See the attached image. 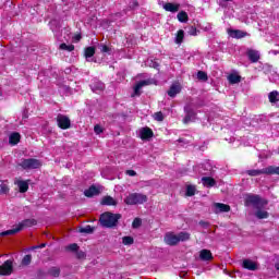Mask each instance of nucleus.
Returning a JSON list of instances; mask_svg holds the SVG:
<instances>
[{
	"label": "nucleus",
	"instance_id": "nucleus-1",
	"mask_svg": "<svg viewBox=\"0 0 279 279\" xmlns=\"http://www.w3.org/2000/svg\"><path fill=\"white\" fill-rule=\"evenodd\" d=\"M119 219H121V214H112L110 211H107L101 214L100 225L104 228H114V226L119 223Z\"/></svg>",
	"mask_w": 279,
	"mask_h": 279
},
{
	"label": "nucleus",
	"instance_id": "nucleus-2",
	"mask_svg": "<svg viewBox=\"0 0 279 279\" xmlns=\"http://www.w3.org/2000/svg\"><path fill=\"white\" fill-rule=\"evenodd\" d=\"M36 223H38L36 219H25L20 222L15 228L1 232L0 236H11L21 232V230H23L24 228H32L33 226H36Z\"/></svg>",
	"mask_w": 279,
	"mask_h": 279
},
{
	"label": "nucleus",
	"instance_id": "nucleus-3",
	"mask_svg": "<svg viewBox=\"0 0 279 279\" xmlns=\"http://www.w3.org/2000/svg\"><path fill=\"white\" fill-rule=\"evenodd\" d=\"M145 202H147V195L141 193H131L124 198V204L128 206H136Z\"/></svg>",
	"mask_w": 279,
	"mask_h": 279
},
{
	"label": "nucleus",
	"instance_id": "nucleus-4",
	"mask_svg": "<svg viewBox=\"0 0 279 279\" xmlns=\"http://www.w3.org/2000/svg\"><path fill=\"white\" fill-rule=\"evenodd\" d=\"M19 167H22L25 171H29L32 169H40V167H43V162L35 158L22 159Z\"/></svg>",
	"mask_w": 279,
	"mask_h": 279
},
{
	"label": "nucleus",
	"instance_id": "nucleus-5",
	"mask_svg": "<svg viewBox=\"0 0 279 279\" xmlns=\"http://www.w3.org/2000/svg\"><path fill=\"white\" fill-rule=\"evenodd\" d=\"M57 123L61 130H69L71 128V119L64 114L57 116Z\"/></svg>",
	"mask_w": 279,
	"mask_h": 279
},
{
	"label": "nucleus",
	"instance_id": "nucleus-6",
	"mask_svg": "<svg viewBox=\"0 0 279 279\" xmlns=\"http://www.w3.org/2000/svg\"><path fill=\"white\" fill-rule=\"evenodd\" d=\"M13 271L12 260H5L3 265L0 266V276H11Z\"/></svg>",
	"mask_w": 279,
	"mask_h": 279
},
{
	"label": "nucleus",
	"instance_id": "nucleus-7",
	"mask_svg": "<svg viewBox=\"0 0 279 279\" xmlns=\"http://www.w3.org/2000/svg\"><path fill=\"white\" fill-rule=\"evenodd\" d=\"M163 240L167 245H178V243H180L178 234L173 233H167Z\"/></svg>",
	"mask_w": 279,
	"mask_h": 279
},
{
	"label": "nucleus",
	"instance_id": "nucleus-8",
	"mask_svg": "<svg viewBox=\"0 0 279 279\" xmlns=\"http://www.w3.org/2000/svg\"><path fill=\"white\" fill-rule=\"evenodd\" d=\"M242 267L248 269V271H256V269H258V265L252 259H244Z\"/></svg>",
	"mask_w": 279,
	"mask_h": 279
},
{
	"label": "nucleus",
	"instance_id": "nucleus-9",
	"mask_svg": "<svg viewBox=\"0 0 279 279\" xmlns=\"http://www.w3.org/2000/svg\"><path fill=\"white\" fill-rule=\"evenodd\" d=\"M149 84H151V81H149V80L138 82L134 87V95H132V97L140 96L141 88H143V86H149Z\"/></svg>",
	"mask_w": 279,
	"mask_h": 279
},
{
	"label": "nucleus",
	"instance_id": "nucleus-10",
	"mask_svg": "<svg viewBox=\"0 0 279 279\" xmlns=\"http://www.w3.org/2000/svg\"><path fill=\"white\" fill-rule=\"evenodd\" d=\"M228 34L231 38H245V36H248L247 32H243L241 29H229Z\"/></svg>",
	"mask_w": 279,
	"mask_h": 279
},
{
	"label": "nucleus",
	"instance_id": "nucleus-11",
	"mask_svg": "<svg viewBox=\"0 0 279 279\" xmlns=\"http://www.w3.org/2000/svg\"><path fill=\"white\" fill-rule=\"evenodd\" d=\"M154 136V131L149 128H143L140 130V137L142 141H146L147 138H151Z\"/></svg>",
	"mask_w": 279,
	"mask_h": 279
},
{
	"label": "nucleus",
	"instance_id": "nucleus-12",
	"mask_svg": "<svg viewBox=\"0 0 279 279\" xmlns=\"http://www.w3.org/2000/svg\"><path fill=\"white\" fill-rule=\"evenodd\" d=\"M215 213H230V205L223 203L214 204Z\"/></svg>",
	"mask_w": 279,
	"mask_h": 279
},
{
	"label": "nucleus",
	"instance_id": "nucleus-13",
	"mask_svg": "<svg viewBox=\"0 0 279 279\" xmlns=\"http://www.w3.org/2000/svg\"><path fill=\"white\" fill-rule=\"evenodd\" d=\"M247 57L248 60H251L253 63L258 62V60H260V52H258V50H247Z\"/></svg>",
	"mask_w": 279,
	"mask_h": 279
},
{
	"label": "nucleus",
	"instance_id": "nucleus-14",
	"mask_svg": "<svg viewBox=\"0 0 279 279\" xmlns=\"http://www.w3.org/2000/svg\"><path fill=\"white\" fill-rule=\"evenodd\" d=\"M14 184L19 187L20 193H27L29 190V183H27V181L16 180Z\"/></svg>",
	"mask_w": 279,
	"mask_h": 279
},
{
	"label": "nucleus",
	"instance_id": "nucleus-15",
	"mask_svg": "<svg viewBox=\"0 0 279 279\" xmlns=\"http://www.w3.org/2000/svg\"><path fill=\"white\" fill-rule=\"evenodd\" d=\"M100 204L101 206H117L118 202L112 196H104Z\"/></svg>",
	"mask_w": 279,
	"mask_h": 279
},
{
	"label": "nucleus",
	"instance_id": "nucleus-16",
	"mask_svg": "<svg viewBox=\"0 0 279 279\" xmlns=\"http://www.w3.org/2000/svg\"><path fill=\"white\" fill-rule=\"evenodd\" d=\"M246 204L255 206V208H258V205L260 204V197L257 195H248L246 196Z\"/></svg>",
	"mask_w": 279,
	"mask_h": 279
},
{
	"label": "nucleus",
	"instance_id": "nucleus-17",
	"mask_svg": "<svg viewBox=\"0 0 279 279\" xmlns=\"http://www.w3.org/2000/svg\"><path fill=\"white\" fill-rule=\"evenodd\" d=\"M163 10H166V12L175 13V12H179V10H180V4L168 2V3H165V4H163Z\"/></svg>",
	"mask_w": 279,
	"mask_h": 279
},
{
	"label": "nucleus",
	"instance_id": "nucleus-18",
	"mask_svg": "<svg viewBox=\"0 0 279 279\" xmlns=\"http://www.w3.org/2000/svg\"><path fill=\"white\" fill-rule=\"evenodd\" d=\"M185 118L183 119V123H191V121H195L196 113L192 109L185 108Z\"/></svg>",
	"mask_w": 279,
	"mask_h": 279
},
{
	"label": "nucleus",
	"instance_id": "nucleus-19",
	"mask_svg": "<svg viewBox=\"0 0 279 279\" xmlns=\"http://www.w3.org/2000/svg\"><path fill=\"white\" fill-rule=\"evenodd\" d=\"M90 88L93 93H101L106 88V85L101 81H96L90 85Z\"/></svg>",
	"mask_w": 279,
	"mask_h": 279
},
{
	"label": "nucleus",
	"instance_id": "nucleus-20",
	"mask_svg": "<svg viewBox=\"0 0 279 279\" xmlns=\"http://www.w3.org/2000/svg\"><path fill=\"white\" fill-rule=\"evenodd\" d=\"M85 197H95L96 195H99V189H97L95 185H92L89 189L84 191Z\"/></svg>",
	"mask_w": 279,
	"mask_h": 279
},
{
	"label": "nucleus",
	"instance_id": "nucleus-21",
	"mask_svg": "<svg viewBox=\"0 0 279 279\" xmlns=\"http://www.w3.org/2000/svg\"><path fill=\"white\" fill-rule=\"evenodd\" d=\"M202 182L204 186H207L208 189L215 186V184H217V181H215V179L210 178V177H203L202 178Z\"/></svg>",
	"mask_w": 279,
	"mask_h": 279
},
{
	"label": "nucleus",
	"instance_id": "nucleus-22",
	"mask_svg": "<svg viewBox=\"0 0 279 279\" xmlns=\"http://www.w3.org/2000/svg\"><path fill=\"white\" fill-rule=\"evenodd\" d=\"M199 258L201 260H213V253L209 250H202Z\"/></svg>",
	"mask_w": 279,
	"mask_h": 279
},
{
	"label": "nucleus",
	"instance_id": "nucleus-23",
	"mask_svg": "<svg viewBox=\"0 0 279 279\" xmlns=\"http://www.w3.org/2000/svg\"><path fill=\"white\" fill-rule=\"evenodd\" d=\"M21 142V134L19 133H12L9 136V143L10 145H19V143Z\"/></svg>",
	"mask_w": 279,
	"mask_h": 279
},
{
	"label": "nucleus",
	"instance_id": "nucleus-24",
	"mask_svg": "<svg viewBox=\"0 0 279 279\" xmlns=\"http://www.w3.org/2000/svg\"><path fill=\"white\" fill-rule=\"evenodd\" d=\"M247 175H251L253 178H256V175H263V174H267V168H264L262 170H247L246 171Z\"/></svg>",
	"mask_w": 279,
	"mask_h": 279
},
{
	"label": "nucleus",
	"instance_id": "nucleus-25",
	"mask_svg": "<svg viewBox=\"0 0 279 279\" xmlns=\"http://www.w3.org/2000/svg\"><path fill=\"white\" fill-rule=\"evenodd\" d=\"M180 90H181L180 85L174 84L168 90V95L169 97H175V95L180 94Z\"/></svg>",
	"mask_w": 279,
	"mask_h": 279
},
{
	"label": "nucleus",
	"instance_id": "nucleus-26",
	"mask_svg": "<svg viewBox=\"0 0 279 279\" xmlns=\"http://www.w3.org/2000/svg\"><path fill=\"white\" fill-rule=\"evenodd\" d=\"M268 99H269L270 104H277V101H279L278 90L270 92L268 95Z\"/></svg>",
	"mask_w": 279,
	"mask_h": 279
},
{
	"label": "nucleus",
	"instance_id": "nucleus-27",
	"mask_svg": "<svg viewBox=\"0 0 279 279\" xmlns=\"http://www.w3.org/2000/svg\"><path fill=\"white\" fill-rule=\"evenodd\" d=\"M0 193H1V195H8V193H10V185H8V181H2L1 182Z\"/></svg>",
	"mask_w": 279,
	"mask_h": 279
},
{
	"label": "nucleus",
	"instance_id": "nucleus-28",
	"mask_svg": "<svg viewBox=\"0 0 279 279\" xmlns=\"http://www.w3.org/2000/svg\"><path fill=\"white\" fill-rule=\"evenodd\" d=\"M180 23H186L189 21V14L185 11H181L177 15Z\"/></svg>",
	"mask_w": 279,
	"mask_h": 279
},
{
	"label": "nucleus",
	"instance_id": "nucleus-29",
	"mask_svg": "<svg viewBox=\"0 0 279 279\" xmlns=\"http://www.w3.org/2000/svg\"><path fill=\"white\" fill-rule=\"evenodd\" d=\"M255 217L257 219H267V217H269V213H267V210L257 209V211L255 213Z\"/></svg>",
	"mask_w": 279,
	"mask_h": 279
},
{
	"label": "nucleus",
	"instance_id": "nucleus-30",
	"mask_svg": "<svg viewBox=\"0 0 279 279\" xmlns=\"http://www.w3.org/2000/svg\"><path fill=\"white\" fill-rule=\"evenodd\" d=\"M228 80L230 84H239V82H241V76L239 74H230Z\"/></svg>",
	"mask_w": 279,
	"mask_h": 279
},
{
	"label": "nucleus",
	"instance_id": "nucleus-31",
	"mask_svg": "<svg viewBox=\"0 0 279 279\" xmlns=\"http://www.w3.org/2000/svg\"><path fill=\"white\" fill-rule=\"evenodd\" d=\"M59 49H61V51H75V46L66 45V44H61L59 46Z\"/></svg>",
	"mask_w": 279,
	"mask_h": 279
},
{
	"label": "nucleus",
	"instance_id": "nucleus-32",
	"mask_svg": "<svg viewBox=\"0 0 279 279\" xmlns=\"http://www.w3.org/2000/svg\"><path fill=\"white\" fill-rule=\"evenodd\" d=\"M177 235L179 239V243H180V241H189V239H191V233H189V232H180Z\"/></svg>",
	"mask_w": 279,
	"mask_h": 279
},
{
	"label": "nucleus",
	"instance_id": "nucleus-33",
	"mask_svg": "<svg viewBox=\"0 0 279 279\" xmlns=\"http://www.w3.org/2000/svg\"><path fill=\"white\" fill-rule=\"evenodd\" d=\"M95 56V47H87L85 49V58H93Z\"/></svg>",
	"mask_w": 279,
	"mask_h": 279
},
{
	"label": "nucleus",
	"instance_id": "nucleus-34",
	"mask_svg": "<svg viewBox=\"0 0 279 279\" xmlns=\"http://www.w3.org/2000/svg\"><path fill=\"white\" fill-rule=\"evenodd\" d=\"M49 276H52L53 278H58L60 276V268L52 267L48 271Z\"/></svg>",
	"mask_w": 279,
	"mask_h": 279
},
{
	"label": "nucleus",
	"instance_id": "nucleus-35",
	"mask_svg": "<svg viewBox=\"0 0 279 279\" xmlns=\"http://www.w3.org/2000/svg\"><path fill=\"white\" fill-rule=\"evenodd\" d=\"M197 80H199L201 82H206V81H208V74H206V72H204V71H198Z\"/></svg>",
	"mask_w": 279,
	"mask_h": 279
},
{
	"label": "nucleus",
	"instance_id": "nucleus-36",
	"mask_svg": "<svg viewBox=\"0 0 279 279\" xmlns=\"http://www.w3.org/2000/svg\"><path fill=\"white\" fill-rule=\"evenodd\" d=\"M184 40V31L180 29L177 34L175 44L180 45Z\"/></svg>",
	"mask_w": 279,
	"mask_h": 279
},
{
	"label": "nucleus",
	"instance_id": "nucleus-37",
	"mask_svg": "<svg viewBox=\"0 0 279 279\" xmlns=\"http://www.w3.org/2000/svg\"><path fill=\"white\" fill-rule=\"evenodd\" d=\"M123 245H132L134 243V238L132 236H123L122 238Z\"/></svg>",
	"mask_w": 279,
	"mask_h": 279
},
{
	"label": "nucleus",
	"instance_id": "nucleus-38",
	"mask_svg": "<svg viewBox=\"0 0 279 279\" xmlns=\"http://www.w3.org/2000/svg\"><path fill=\"white\" fill-rule=\"evenodd\" d=\"M80 232H84L85 234H93V232H95V228L86 226L85 228H82Z\"/></svg>",
	"mask_w": 279,
	"mask_h": 279
},
{
	"label": "nucleus",
	"instance_id": "nucleus-39",
	"mask_svg": "<svg viewBox=\"0 0 279 279\" xmlns=\"http://www.w3.org/2000/svg\"><path fill=\"white\" fill-rule=\"evenodd\" d=\"M186 195H187L189 197H193V195H195V186L189 185V186L186 187Z\"/></svg>",
	"mask_w": 279,
	"mask_h": 279
},
{
	"label": "nucleus",
	"instance_id": "nucleus-40",
	"mask_svg": "<svg viewBox=\"0 0 279 279\" xmlns=\"http://www.w3.org/2000/svg\"><path fill=\"white\" fill-rule=\"evenodd\" d=\"M66 250L69 252H77V250H80V246L76 243H73V244L68 245Z\"/></svg>",
	"mask_w": 279,
	"mask_h": 279
},
{
	"label": "nucleus",
	"instance_id": "nucleus-41",
	"mask_svg": "<svg viewBox=\"0 0 279 279\" xmlns=\"http://www.w3.org/2000/svg\"><path fill=\"white\" fill-rule=\"evenodd\" d=\"M32 263V255H25L22 259V265H29Z\"/></svg>",
	"mask_w": 279,
	"mask_h": 279
},
{
	"label": "nucleus",
	"instance_id": "nucleus-42",
	"mask_svg": "<svg viewBox=\"0 0 279 279\" xmlns=\"http://www.w3.org/2000/svg\"><path fill=\"white\" fill-rule=\"evenodd\" d=\"M190 36H197V28L195 26H191L187 31Z\"/></svg>",
	"mask_w": 279,
	"mask_h": 279
},
{
	"label": "nucleus",
	"instance_id": "nucleus-43",
	"mask_svg": "<svg viewBox=\"0 0 279 279\" xmlns=\"http://www.w3.org/2000/svg\"><path fill=\"white\" fill-rule=\"evenodd\" d=\"M154 117H155V121H165V116L160 111L156 112Z\"/></svg>",
	"mask_w": 279,
	"mask_h": 279
},
{
	"label": "nucleus",
	"instance_id": "nucleus-44",
	"mask_svg": "<svg viewBox=\"0 0 279 279\" xmlns=\"http://www.w3.org/2000/svg\"><path fill=\"white\" fill-rule=\"evenodd\" d=\"M141 223H142L141 218H135L133 220L132 226H133V228H141Z\"/></svg>",
	"mask_w": 279,
	"mask_h": 279
},
{
	"label": "nucleus",
	"instance_id": "nucleus-45",
	"mask_svg": "<svg viewBox=\"0 0 279 279\" xmlns=\"http://www.w3.org/2000/svg\"><path fill=\"white\" fill-rule=\"evenodd\" d=\"M94 132H95V134H101V132H104V129L101 128V125L96 124L94 126Z\"/></svg>",
	"mask_w": 279,
	"mask_h": 279
},
{
	"label": "nucleus",
	"instance_id": "nucleus-46",
	"mask_svg": "<svg viewBox=\"0 0 279 279\" xmlns=\"http://www.w3.org/2000/svg\"><path fill=\"white\" fill-rule=\"evenodd\" d=\"M101 53H110V48L106 45L100 46Z\"/></svg>",
	"mask_w": 279,
	"mask_h": 279
},
{
	"label": "nucleus",
	"instance_id": "nucleus-47",
	"mask_svg": "<svg viewBox=\"0 0 279 279\" xmlns=\"http://www.w3.org/2000/svg\"><path fill=\"white\" fill-rule=\"evenodd\" d=\"M77 258H86V253L84 251H76Z\"/></svg>",
	"mask_w": 279,
	"mask_h": 279
},
{
	"label": "nucleus",
	"instance_id": "nucleus-48",
	"mask_svg": "<svg viewBox=\"0 0 279 279\" xmlns=\"http://www.w3.org/2000/svg\"><path fill=\"white\" fill-rule=\"evenodd\" d=\"M199 226H202L203 228H209L210 227V223L209 222H206L204 220H201L199 222Z\"/></svg>",
	"mask_w": 279,
	"mask_h": 279
},
{
	"label": "nucleus",
	"instance_id": "nucleus-49",
	"mask_svg": "<svg viewBox=\"0 0 279 279\" xmlns=\"http://www.w3.org/2000/svg\"><path fill=\"white\" fill-rule=\"evenodd\" d=\"M126 175H130L131 178H134L136 175V171H134V170H126Z\"/></svg>",
	"mask_w": 279,
	"mask_h": 279
},
{
	"label": "nucleus",
	"instance_id": "nucleus-50",
	"mask_svg": "<svg viewBox=\"0 0 279 279\" xmlns=\"http://www.w3.org/2000/svg\"><path fill=\"white\" fill-rule=\"evenodd\" d=\"M43 247H47V244L43 243L38 246H33V250H38V248L43 250Z\"/></svg>",
	"mask_w": 279,
	"mask_h": 279
},
{
	"label": "nucleus",
	"instance_id": "nucleus-51",
	"mask_svg": "<svg viewBox=\"0 0 279 279\" xmlns=\"http://www.w3.org/2000/svg\"><path fill=\"white\" fill-rule=\"evenodd\" d=\"M74 40H76V41L82 40V36H81V35H76V36L74 37Z\"/></svg>",
	"mask_w": 279,
	"mask_h": 279
},
{
	"label": "nucleus",
	"instance_id": "nucleus-52",
	"mask_svg": "<svg viewBox=\"0 0 279 279\" xmlns=\"http://www.w3.org/2000/svg\"><path fill=\"white\" fill-rule=\"evenodd\" d=\"M153 66H154V69H158L160 65L158 64V62H154Z\"/></svg>",
	"mask_w": 279,
	"mask_h": 279
},
{
	"label": "nucleus",
	"instance_id": "nucleus-53",
	"mask_svg": "<svg viewBox=\"0 0 279 279\" xmlns=\"http://www.w3.org/2000/svg\"><path fill=\"white\" fill-rule=\"evenodd\" d=\"M132 3H133V4H132V8H136V7H138V2L133 1Z\"/></svg>",
	"mask_w": 279,
	"mask_h": 279
},
{
	"label": "nucleus",
	"instance_id": "nucleus-54",
	"mask_svg": "<svg viewBox=\"0 0 279 279\" xmlns=\"http://www.w3.org/2000/svg\"><path fill=\"white\" fill-rule=\"evenodd\" d=\"M223 1L228 2V1H234V0H223Z\"/></svg>",
	"mask_w": 279,
	"mask_h": 279
}]
</instances>
